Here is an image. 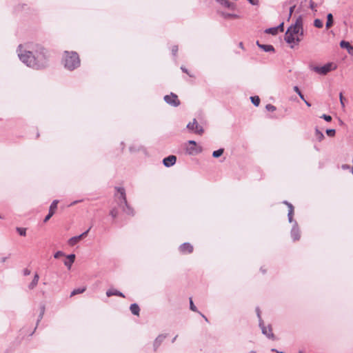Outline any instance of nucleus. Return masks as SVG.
Returning <instances> with one entry per match:
<instances>
[{"label":"nucleus","mask_w":353,"mask_h":353,"mask_svg":"<svg viewBox=\"0 0 353 353\" xmlns=\"http://www.w3.org/2000/svg\"><path fill=\"white\" fill-rule=\"evenodd\" d=\"M17 51L20 61L29 68L41 70L48 65V50L40 45L20 44Z\"/></svg>","instance_id":"obj_1"},{"label":"nucleus","mask_w":353,"mask_h":353,"mask_svg":"<svg viewBox=\"0 0 353 353\" xmlns=\"http://www.w3.org/2000/svg\"><path fill=\"white\" fill-rule=\"evenodd\" d=\"M287 21H289L291 16L294 14L295 22H303L305 20V15L314 12L316 4L312 0H291L289 3Z\"/></svg>","instance_id":"obj_2"},{"label":"nucleus","mask_w":353,"mask_h":353,"mask_svg":"<svg viewBox=\"0 0 353 353\" xmlns=\"http://www.w3.org/2000/svg\"><path fill=\"white\" fill-rule=\"evenodd\" d=\"M303 36V23H291L288 27L284 40L293 48L295 45H298L302 40Z\"/></svg>","instance_id":"obj_3"},{"label":"nucleus","mask_w":353,"mask_h":353,"mask_svg":"<svg viewBox=\"0 0 353 353\" xmlns=\"http://www.w3.org/2000/svg\"><path fill=\"white\" fill-rule=\"evenodd\" d=\"M117 193L115 194V201L118 205L122 208L123 211L129 215H134L133 209L128 204L125 190L123 188L116 187Z\"/></svg>","instance_id":"obj_4"},{"label":"nucleus","mask_w":353,"mask_h":353,"mask_svg":"<svg viewBox=\"0 0 353 353\" xmlns=\"http://www.w3.org/2000/svg\"><path fill=\"white\" fill-rule=\"evenodd\" d=\"M63 63L64 67L73 70L80 65V59L79 54L74 51H65L63 56Z\"/></svg>","instance_id":"obj_5"},{"label":"nucleus","mask_w":353,"mask_h":353,"mask_svg":"<svg viewBox=\"0 0 353 353\" xmlns=\"http://www.w3.org/2000/svg\"><path fill=\"white\" fill-rule=\"evenodd\" d=\"M310 68L319 74L326 75L328 72L334 70L336 68V65L332 62H329L323 66L310 65Z\"/></svg>","instance_id":"obj_6"},{"label":"nucleus","mask_w":353,"mask_h":353,"mask_svg":"<svg viewBox=\"0 0 353 353\" xmlns=\"http://www.w3.org/2000/svg\"><path fill=\"white\" fill-rule=\"evenodd\" d=\"M185 154L193 156L198 153L197 143L194 141H188L184 143Z\"/></svg>","instance_id":"obj_7"},{"label":"nucleus","mask_w":353,"mask_h":353,"mask_svg":"<svg viewBox=\"0 0 353 353\" xmlns=\"http://www.w3.org/2000/svg\"><path fill=\"white\" fill-rule=\"evenodd\" d=\"M259 327L261 329V332L263 334L265 335L268 339L274 340L275 336L274 333L272 332V328L271 325H268V326H265L264 325L263 321L261 320L260 323H259Z\"/></svg>","instance_id":"obj_8"},{"label":"nucleus","mask_w":353,"mask_h":353,"mask_svg":"<svg viewBox=\"0 0 353 353\" xmlns=\"http://www.w3.org/2000/svg\"><path fill=\"white\" fill-rule=\"evenodd\" d=\"M164 100L168 104L174 107H177L180 105V101L179 100L177 95L172 92L169 95H165L164 97Z\"/></svg>","instance_id":"obj_9"},{"label":"nucleus","mask_w":353,"mask_h":353,"mask_svg":"<svg viewBox=\"0 0 353 353\" xmlns=\"http://www.w3.org/2000/svg\"><path fill=\"white\" fill-rule=\"evenodd\" d=\"M292 223H294V224L292 225L290 234L293 241H295L300 239V230L299 228L298 223L296 221L293 220Z\"/></svg>","instance_id":"obj_10"},{"label":"nucleus","mask_w":353,"mask_h":353,"mask_svg":"<svg viewBox=\"0 0 353 353\" xmlns=\"http://www.w3.org/2000/svg\"><path fill=\"white\" fill-rule=\"evenodd\" d=\"M90 228H89L88 230H87L85 232H83L81 234H80L79 236H73V237L70 238L68 240L69 245L74 246L77 243H78L83 238L85 237L88 235Z\"/></svg>","instance_id":"obj_11"},{"label":"nucleus","mask_w":353,"mask_h":353,"mask_svg":"<svg viewBox=\"0 0 353 353\" xmlns=\"http://www.w3.org/2000/svg\"><path fill=\"white\" fill-rule=\"evenodd\" d=\"M179 250L183 254H190L193 251V246L189 243H184L179 246Z\"/></svg>","instance_id":"obj_12"},{"label":"nucleus","mask_w":353,"mask_h":353,"mask_svg":"<svg viewBox=\"0 0 353 353\" xmlns=\"http://www.w3.org/2000/svg\"><path fill=\"white\" fill-rule=\"evenodd\" d=\"M216 1L223 7L228 8L231 11H234L236 10V4L229 1V0H216Z\"/></svg>","instance_id":"obj_13"},{"label":"nucleus","mask_w":353,"mask_h":353,"mask_svg":"<svg viewBox=\"0 0 353 353\" xmlns=\"http://www.w3.org/2000/svg\"><path fill=\"white\" fill-rule=\"evenodd\" d=\"M176 157L174 155H170L164 158L163 160V165L167 168L174 165L176 163Z\"/></svg>","instance_id":"obj_14"},{"label":"nucleus","mask_w":353,"mask_h":353,"mask_svg":"<svg viewBox=\"0 0 353 353\" xmlns=\"http://www.w3.org/2000/svg\"><path fill=\"white\" fill-rule=\"evenodd\" d=\"M284 204H285L288 208V218L290 223H292L293 221V216H294V206L292 203H289L287 201H284L283 202Z\"/></svg>","instance_id":"obj_15"},{"label":"nucleus","mask_w":353,"mask_h":353,"mask_svg":"<svg viewBox=\"0 0 353 353\" xmlns=\"http://www.w3.org/2000/svg\"><path fill=\"white\" fill-rule=\"evenodd\" d=\"M340 47L343 49H346L348 54L353 56V46H352L348 41H341L340 42Z\"/></svg>","instance_id":"obj_16"},{"label":"nucleus","mask_w":353,"mask_h":353,"mask_svg":"<svg viewBox=\"0 0 353 353\" xmlns=\"http://www.w3.org/2000/svg\"><path fill=\"white\" fill-rule=\"evenodd\" d=\"M257 46L267 52H274V48L272 45L261 44L259 41H256Z\"/></svg>","instance_id":"obj_17"},{"label":"nucleus","mask_w":353,"mask_h":353,"mask_svg":"<svg viewBox=\"0 0 353 353\" xmlns=\"http://www.w3.org/2000/svg\"><path fill=\"white\" fill-rule=\"evenodd\" d=\"M165 337V335L160 334L156 338L153 343V347L154 351H156L158 349V347L161 345L162 342L164 341Z\"/></svg>","instance_id":"obj_18"},{"label":"nucleus","mask_w":353,"mask_h":353,"mask_svg":"<svg viewBox=\"0 0 353 353\" xmlns=\"http://www.w3.org/2000/svg\"><path fill=\"white\" fill-rule=\"evenodd\" d=\"M68 260L64 261V265L70 270L75 259V254H71L67 256Z\"/></svg>","instance_id":"obj_19"},{"label":"nucleus","mask_w":353,"mask_h":353,"mask_svg":"<svg viewBox=\"0 0 353 353\" xmlns=\"http://www.w3.org/2000/svg\"><path fill=\"white\" fill-rule=\"evenodd\" d=\"M39 279V274L37 273H35L32 282L28 285V288L30 290H33L37 285Z\"/></svg>","instance_id":"obj_20"},{"label":"nucleus","mask_w":353,"mask_h":353,"mask_svg":"<svg viewBox=\"0 0 353 353\" xmlns=\"http://www.w3.org/2000/svg\"><path fill=\"white\" fill-rule=\"evenodd\" d=\"M107 296L110 297L112 296H119L121 297H124V295L122 292L117 290H109L106 292Z\"/></svg>","instance_id":"obj_21"},{"label":"nucleus","mask_w":353,"mask_h":353,"mask_svg":"<svg viewBox=\"0 0 353 353\" xmlns=\"http://www.w3.org/2000/svg\"><path fill=\"white\" fill-rule=\"evenodd\" d=\"M197 128L198 124L196 119H194L192 122H190L187 125V128L190 131L197 130ZM195 132L197 133V130H195Z\"/></svg>","instance_id":"obj_22"},{"label":"nucleus","mask_w":353,"mask_h":353,"mask_svg":"<svg viewBox=\"0 0 353 353\" xmlns=\"http://www.w3.org/2000/svg\"><path fill=\"white\" fill-rule=\"evenodd\" d=\"M130 309L131 312L133 314H134V315H139V314L140 308H139V305L137 303L131 304V305L130 307Z\"/></svg>","instance_id":"obj_23"},{"label":"nucleus","mask_w":353,"mask_h":353,"mask_svg":"<svg viewBox=\"0 0 353 353\" xmlns=\"http://www.w3.org/2000/svg\"><path fill=\"white\" fill-rule=\"evenodd\" d=\"M58 203H59V201L57 200H54L52 201V203H51V205L50 206L49 212H50L53 214H54V212L57 208Z\"/></svg>","instance_id":"obj_24"},{"label":"nucleus","mask_w":353,"mask_h":353,"mask_svg":"<svg viewBox=\"0 0 353 353\" xmlns=\"http://www.w3.org/2000/svg\"><path fill=\"white\" fill-rule=\"evenodd\" d=\"M85 290H86V288L85 287L74 289L71 292L70 296H73L74 295H77V294H81V293L84 292L85 291Z\"/></svg>","instance_id":"obj_25"},{"label":"nucleus","mask_w":353,"mask_h":353,"mask_svg":"<svg viewBox=\"0 0 353 353\" xmlns=\"http://www.w3.org/2000/svg\"><path fill=\"white\" fill-rule=\"evenodd\" d=\"M315 136L319 141H321L324 139V135L318 128L315 130Z\"/></svg>","instance_id":"obj_26"},{"label":"nucleus","mask_w":353,"mask_h":353,"mask_svg":"<svg viewBox=\"0 0 353 353\" xmlns=\"http://www.w3.org/2000/svg\"><path fill=\"white\" fill-rule=\"evenodd\" d=\"M265 32L268 34H271L272 35H276L278 34V28L273 27L268 28L265 30Z\"/></svg>","instance_id":"obj_27"},{"label":"nucleus","mask_w":353,"mask_h":353,"mask_svg":"<svg viewBox=\"0 0 353 353\" xmlns=\"http://www.w3.org/2000/svg\"><path fill=\"white\" fill-rule=\"evenodd\" d=\"M250 100L255 106H259L260 103V98L258 96L251 97Z\"/></svg>","instance_id":"obj_28"},{"label":"nucleus","mask_w":353,"mask_h":353,"mask_svg":"<svg viewBox=\"0 0 353 353\" xmlns=\"http://www.w3.org/2000/svg\"><path fill=\"white\" fill-rule=\"evenodd\" d=\"M223 152H224V150L223 148H220L219 150L214 151L212 153V156L214 158H218L223 154Z\"/></svg>","instance_id":"obj_29"},{"label":"nucleus","mask_w":353,"mask_h":353,"mask_svg":"<svg viewBox=\"0 0 353 353\" xmlns=\"http://www.w3.org/2000/svg\"><path fill=\"white\" fill-rule=\"evenodd\" d=\"M16 230L21 236H25L26 235V228L17 227Z\"/></svg>","instance_id":"obj_30"},{"label":"nucleus","mask_w":353,"mask_h":353,"mask_svg":"<svg viewBox=\"0 0 353 353\" xmlns=\"http://www.w3.org/2000/svg\"><path fill=\"white\" fill-rule=\"evenodd\" d=\"M225 17L227 19H236L237 15L234 13H227V14H225Z\"/></svg>","instance_id":"obj_31"},{"label":"nucleus","mask_w":353,"mask_h":353,"mask_svg":"<svg viewBox=\"0 0 353 353\" xmlns=\"http://www.w3.org/2000/svg\"><path fill=\"white\" fill-rule=\"evenodd\" d=\"M336 131L334 129H327L326 130V134L328 137H332L335 135Z\"/></svg>","instance_id":"obj_32"},{"label":"nucleus","mask_w":353,"mask_h":353,"mask_svg":"<svg viewBox=\"0 0 353 353\" xmlns=\"http://www.w3.org/2000/svg\"><path fill=\"white\" fill-rule=\"evenodd\" d=\"M265 108L268 111L274 112L276 110V107L270 103L267 104Z\"/></svg>","instance_id":"obj_33"},{"label":"nucleus","mask_w":353,"mask_h":353,"mask_svg":"<svg viewBox=\"0 0 353 353\" xmlns=\"http://www.w3.org/2000/svg\"><path fill=\"white\" fill-rule=\"evenodd\" d=\"M321 118L323 119L325 121H326L327 122H330L332 119V117L330 115H327V114H323Z\"/></svg>","instance_id":"obj_34"},{"label":"nucleus","mask_w":353,"mask_h":353,"mask_svg":"<svg viewBox=\"0 0 353 353\" xmlns=\"http://www.w3.org/2000/svg\"><path fill=\"white\" fill-rule=\"evenodd\" d=\"M339 99H340V103L342 106V108L344 109L345 108L344 97L343 96L342 92H340V94H339Z\"/></svg>","instance_id":"obj_35"},{"label":"nucleus","mask_w":353,"mask_h":353,"mask_svg":"<svg viewBox=\"0 0 353 353\" xmlns=\"http://www.w3.org/2000/svg\"><path fill=\"white\" fill-rule=\"evenodd\" d=\"M172 54L174 57L176 56L178 52V46H173L171 48Z\"/></svg>","instance_id":"obj_36"},{"label":"nucleus","mask_w":353,"mask_h":353,"mask_svg":"<svg viewBox=\"0 0 353 353\" xmlns=\"http://www.w3.org/2000/svg\"><path fill=\"white\" fill-rule=\"evenodd\" d=\"M110 214L112 218H116L118 214V212H117V209L113 208L112 210H111Z\"/></svg>","instance_id":"obj_37"},{"label":"nucleus","mask_w":353,"mask_h":353,"mask_svg":"<svg viewBox=\"0 0 353 353\" xmlns=\"http://www.w3.org/2000/svg\"><path fill=\"white\" fill-rule=\"evenodd\" d=\"M65 255V254L62 252V251H57L54 254V257L55 259H59L60 258L61 256H63Z\"/></svg>","instance_id":"obj_38"},{"label":"nucleus","mask_w":353,"mask_h":353,"mask_svg":"<svg viewBox=\"0 0 353 353\" xmlns=\"http://www.w3.org/2000/svg\"><path fill=\"white\" fill-rule=\"evenodd\" d=\"M256 314H257V317L259 319V323H260V321L261 320H263L262 318H261V310L259 309V307H257L256 308Z\"/></svg>","instance_id":"obj_39"},{"label":"nucleus","mask_w":353,"mask_h":353,"mask_svg":"<svg viewBox=\"0 0 353 353\" xmlns=\"http://www.w3.org/2000/svg\"><path fill=\"white\" fill-rule=\"evenodd\" d=\"M326 22H333V15L331 13L327 14V21Z\"/></svg>","instance_id":"obj_40"},{"label":"nucleus","mask_w":353,"mask_h":353,"mask_svg":"<svg viewBox=\"0 0 353 353\" xmlns=\"http://www.w3.org/2000/svg\"><path fill=\"white\" fill-rule=\"evenodd\" d=\"M181 70H182L183 72H185V73H186L187 74H188L190 77H193V75H192V74H190V73L188 72V69H187V68H185L184 66H181Z\"/></svg>","instance_id":"obj_41"},{"label":"nucleus","mask_w":353,"mask_h":353,"mask_svg":"<svg viewBox=\"0 0 353 353\" xmlns=\"http://www.w3.org/2000/svg\"><path fill=\"white\" fill-rule=\"evenodd\" d=\"M181 70H182L183 72H185V73H186L187 74H188L190 77H193V75H192V74H190V73L188 72V69H187V68H185L184 66H181Z\"/></svg>","instance_id":"obj_42"},{"label":"nucleus","mask_w":353,"mask_h":353,"mask_svg":"<svg viewBox=\"0 0 353 353\" xmlns=\"http://www.w3.org/2000/svg\"><path fill=\"white\" fill-rule=\"evenodd\" d=\"M190 310H192V311L196 312V307L194 305V304L193 303V302H192L191 299H190Z\"/></svg>","instance_id":"obj_43"},{"label":"nucleus","mask_w":353,"mask_h":353,"mask_svg":"<svg viewBox=\"0 0 353 353\" xmlns=\"http://www.w3.org/2000/svg\"><path fill=\"white\" fill-rule=\"evenodd\" d=\"M52 216H53V214L48 212V215L45 217L43 221L45 223L47 222Z\"/></svg>","instance_id":"obj_44"},{"label":"nucleus","mask_w":353,"mask_h":353,"mask_svg":"<svg viewBox=\"0 0 353 353\" xmlns=\"http://www.w3.org/2000/svg\"><path fill=\"white\" fill-rule=\"evenodd\" d=\"M283 26H284V23H279V25L276 27V28H278V32L283 31V30H284Z\"/></svg>","instance_id":"obj_45"},{"label":"nucleus","mask_w":353,"mask_h":353,"mask_svg":"<svg viewBox=\"0 0 353 353\" xmlns=\"http://www.w3.org/2000/svg\"><path fill=\"white\" fill-rule=\"evenodd\" d=\"M23 274L24 276H28V275L30 274V270L28 268H25L23 270Z\"/></svg>","instance_id":"obj_46"},{"label":"nucleus","mask_w":353,"mask_h":353,"mask_svg":"<svg viewBox=\"0 0 353 353\" xmlns=\"http://www.w3.org/2000/svg\"><path fill=\"white\" fill-rule=\"evenodd\" d=\"M249 3L253 6H256L259 4V0H248Z\"/></svg>","instance_id":"obj_47"},{"label":"nucleus","mask_w":353,"mask_h":353,"mask_svg":"<svg viewBox=\"0 0 353 353\" xmlns=\"http://www.w3.org/2000/svg\"><path fill=\"white\" fill-rule=\"evenodd\" d=\"M293 89H294V92H296L298 94V95H299L300 93H301V92L300 89L299 88V87H298L297 85L294 86V88H293Z\"/></svg>","instance_id":"obj_48"},{"label":"nucleus","mask_w":353,"mask_h":353,"mask_svg":"<svg viewBox=\"0 0 353 353\" xmlns=\"http://www.w3.org/2000/svg\"><path fill=\"white\" fill-rule=\"evenodd\" d=\"M341 168H342L343 170H349V169H350L351 168H350V165H347V164H343V165H342Z\"/></svg>","instance_id":"obj_49"},{"label":"nucleus","mask_w":353,"mask_h":353,"mask_svg":"<svg viewBox=\"0 0 353 353\" xmlns=\"http://www.w3.org/2000/svg\"><path fill=\"white\" fill-rule=\"evenodd\" d=\"M324 23H314V26L318 28H322Z\"/></svg>","instance_id":"obj_50"},{"label":"nucleus","mask_w":353,"mask_h":353,"mask_svg":"<svg viewBox=\"0 0 353 353\" xmlns=\"http://www.w3.org/2000/svg\"><path fill=\"white\" fill-rule=\"evenodd\" d=\"M43 316V314H39V316H38V319H37V324H38V323H39V322L42 319Z\"/></svg>","instance_id":"obj_51"},{"label":"nucleus","mask_w":353,"mask_h":353,"mask_svg":"<svg viewBox=\"0 0 353 353\" xmlns=\"http://www.w3.org/2000/svg\"><path fill=\"white\" fill-rule=\"evenodd\" d=\"M44 312H45V307L43 305H42L41 307V312H40V314H44Z\"/></svg>","instance_id":"obj_52"},{"label":"nucleus","mask_w":353,"mask_h":353,"mask_svg":"<svg viewBox=\"0 0 353 353\" xmlns=\"http://www.w3.org/2000/svg\"><path fill=\"white\" fill-rule=\"evenodd\" d=\"M334 23H325L326 29L328 30L330 28Z\"/></svg>","instance_id":"obj_53"},{"label":"nucleus","mask_w":353,"mask_h":353,"mask_svg":"<svg viewBox=\"0 0 353 353\" xmlns=\"http://www.w3.org/2000/svg\"><path fill=\"white\" fill-rule=\"evenodd\" d=\"M299 97H300V98H301V99L304 102H305V101H306V100H305V97H304V96H303V94H302V92H301V93H300V94H299Z\"/></svg>","instance_id":"obj_54"},{"label":"nucleus","mask_w":353,"mask_h":353,"mask_svg":"<svg viewBox=\"0 0 353 353\" xmlns=\"http://www.w3.org/2000/svg\"><path fill=\"white\" fill-rule=\"evenodd\" d=\"M299 97H300V98H301V99L304 102H305V101H306V100H305V97H304V96H303V94H302V92H301V93H300V94H299Z\"/></svg>","instance_id":"obj_55"},{"label":"nucleus","mask_w":353,"mask_h":353,"mask_svg":"<svg viewBox=\"0 0 353 353\" xmlns=\"http://www.w3.org/2000/svg\"><path fill=\"white\" fill-rule=\"evenodd\" d=\"M299 97H300V98H301V99L304 102H305V101H306V100H305V97H304V96H303V94H302V92H301V93H300V94H299Z\"/></svg>","instance_id":"obj_56"},{"label":"nucleus","mask_w":353,"mask_h":353,"mask_svg":"<svg viewBox=\"0 0 353 353\" xmlns=\"http://www.w3.org/2000/svg\"><path fill=\"white\" fill-rule=\"evenodd\" d=\"M239 46L241 49L244 50L243 43L242 42H240V43H239Z\"/></svg>","instance_id":"obj_57"},{"label":"nucleus","mask_w":353,"mask_h":353,"mask_svg":"<svg viewBox=\"0 0 353 353\" xmlns=\"http://www.w3.org/2000/svg\"><path fill=\"white\" fill-rule=\"evenodd\" d=\"M305 104H306V105H307V106H308V107H310V106H311V103H310L309 101H305Z\"/></svg>","instance_id":"obj_58"},{"label":"nucleus","mask_w":353,"mask_h":353,"mask_svg":"<svg viewBox=\"0 0 353 353\" xmlns=\"http://www.w3.org/2000/svg\"><path fill=\"white\" fill-rule=\"evenodd\" d=\"M80 201H73V202L70 204V205H75V204L78 203H79V202H80Z\"/></svg>","instance_id":"obj_59"},{"label":"nucleus","mask_w":353,"mask_h":353,"mask_svg":"<svg viewBox=\"0 0 353 353\" xmlns=\"http://www.w3.org/2000/svg\"><path fill=\"white\" fill-rule=\"evenodd\" d=\"M7 259H8V257H3V258H1V262L4 263V262H6Z\"/></svg>","instance_id":"obj_60"},{"label":"nucleus","mask_w":353,"mask_h":353,"mask_svg":"<svg viewBox=\"0 0 353 353\" xmlns=\"http://www.w3.org/2000/svg\"><path fill=\"white\" fill-rule=\"evenodd\" d=\"M313 22H322V21L320 19H315Z\"/></svg>","instance_id":"obj_61"},{"label":"nucleus","mask_w":353,"mask_h":353,"mask_svg":"<svg viewBox=\"0 0 353 353\" xmlns=\"http://www.w3.org/2000/svg\"><path fill=\"white\" fill-rule=\"evenodd\" d=\"M199 315H200L201 316H202L203 319H205V321H208V319H207V318L205 317V315H203V314H201V312L199 313Z\"/></svg>","instance_id":"obj_62"},{"label":"nucleus","mask_w":353,"mask_h":353,"mask_svg":"<svg viewBox=\"0 0 353 353\" xmlns=\"http://www.w3.org/2000/svg\"><path fill=\"white\" fill-rule=\"evenodd\" d=\"M199 132H200V135L203 133V128L200 126V130H199Z\"/></svg>","instance_id":"obj_63"},{"label":"nucleus","mask_w":353,"mask_h":353,"mask_svg":"<svg viewBox=\"0 0 353 353\" xmlns=\"http://www.w3.org/2000/svg\"><path fill=\"white\" fill-rule=\"evenodd\" d=\"M261 271L263 274H265V270L264 269H263L262 268H261Z\"/></svg>","instance_id":"obj_64"}]
</instances>
